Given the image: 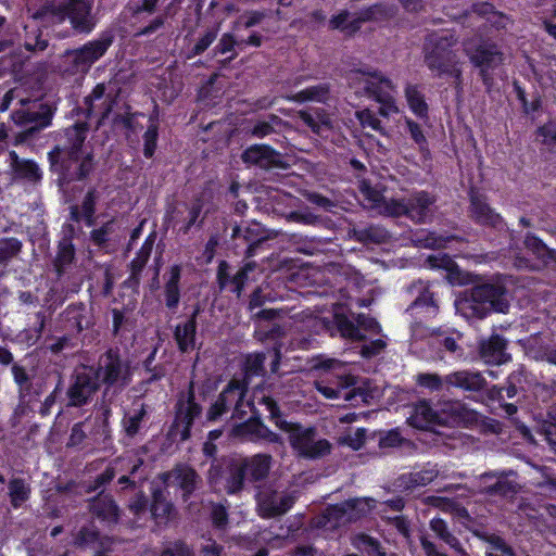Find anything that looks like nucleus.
Returning a JSON list of instances; mask_svg holds the SVG:
<instances>
[{
	"mask_svg": "<svg viewBox=\"0 0 556 556\" xmlns=\"http://www.w3.org/2000/svg\"><path fill=\"white\" fill-rule=\"evenodd\" d=\"M241 160L247 165L257 166L265 170L271 168L287 169L290 166L282 159L280 152L267 144H253L247 148L241 154Z\"/></svg>",
	"mask_w": 556,
	"mask_h": 556,
	"instance_id": "obj_17",
	"label": "nucleus"
},
{
	"mask_svg": "<svg viewBox=\"0 0 556 556\" xmlns=\"http://www.w3.org/2000/svg\"><path fill=\"white\" fill-rule=\"evenodd\" d=\"M146 415L147 412L142 406L137 413L123 419L124 429L128 437L132 438L139 432L141 421Z\"/></svg>",
	"mask_w": 556,
	"mask_h": 556,
	"instance_id": "obj_61",
	"label": "nucleus"
},
{
	"mask_svg": "<svg viewBox=\"0 0 556 556\" xmlns=\"http://www.w3.org/2000/svg\"><path fill=\"white\" fill-rule=\"evenodd\" d=\"M88 131V124L85 122L75 123L73 126L65 129L66 143L61 147L64 154H72L75 156L77 153H87L85 149V140Z\"/></svg>",
	"mask_w": 556,
	"mask_h": 556,
	"instance_id": "obj_32",
	"label": "nucleus"
},
{
	"mask_svg": "<svg viewBox=\"0 0 556 556\" xmlns=\"http://www.w3.org/2000/svg\"><path fill=\"white\" fill-rule=\"evenodd\" d=\"M288 222L300 223L304 225H316L319 223V217L312 212L305 211H292L285 215Z\"/></svg>",
	"mask_w": 556,
	"mask_h": 556,
	"instance_id": "obj_64",
	"label": "nucleus"
},
{
	"mask_svg": "<svg viewBox=\"0 0 556 556\" xmlns=\"http://www.w3.org/2000/svg\"><path fill=\"white\" fill-rule=\"evenodd\" d=\"M244 467L245 479L257 483L267 479L271 468V456L268 454H256L251 457L240 458Z\"/></svg>",
	"mask_w": 556,
	"mask_h": 556,
	"instance_id": "obj_29",
	"label": "nucleus"
},
{
	"mask_svg": "<svg viewBox=\"0 0 556 556\" xmlns=\"http://www.w3.org/2000/svg\"><path fill=\"white\" fill-rule=\"evenodd\" d=\"M67 327L80 333L94 325L93 307L84 303H75L67 306L64 312Z\"/></svg>",
	"mask_w": 556,
	"mask_h": 556,
	"instance_id": "obj_28",
	"label": "nucleus"
},
{
	"mask_svg": "<svg viewBox=\"0 0 556 556\" xmlns=\"http://www.w3.org/2000/svg\"><path fill=\"white\" fill-rule=\"evenodd\" d=\"M241 395H245V390L240 387V383L238 381L229 382V384L219 393L216 401L207 409V420H217L223 414L232 407V404H238V402L241 400Z\"/></svg>",
	"mask_w": 556,
	"mask_h": 556,
	"instance_id": "obj_22",
	"label": "nucleus"
},
{
	"mask_svg": "<svg viewBox=\"0 0 556 556\" xmlns=\"http://www.w3.org/2000/svg\"><path fill=\"white\" fill-rule=\"evenodd\" d=\"M75 229L73 225H66L63 229V237L59 241L58 252L53 261V266L58 276H62L75 261V248L73 237Z\"/></svg>",
	"mask_w": 556,
	"mask_h": 556,
	"instance_id": "obj_24",
	"label": "nucleus"
},
{
	"mask_svg": "<svg viewBox=\"0 0 556 556\" xmlns=\"http://www.w3.org/2000/svg\"><path fill=\"white\" fill-rule=\"evenodd\" d=\"M438 476V471L430 469L418 472H412L407 477H402L401 480L407 488L417 485H427Z\"/></svg>",
	"mask_w": 556,
	"mask_h": 556,
	"instance_id": "obj_53",
	"label": "nucleus"
},
{
	"mask_svg": "<svg viewBox=\"0 0 556 556\" xmlns=\"http://www.w3.org/2000/svg\"><path fill=\"white\" fill-rule=\"evenodd\" d=\"M92 8L93 0H63L51 5L50 13L59 22L68 20L74 31L89 34L98 22Z\"/></svg>",
	"mask_w": 556,
	"mask_h": 556,
	"instance_id": "obj_8",
	"label": "nucleus"
},
{
	"mask_svg": "<svg viewBox=\"0 0 556 556\" xmlns=\"http://www.w3.org/2000/svg\"><path fill=\"white\" fill-rule=\"evenodd\" d=\"M175 511L174 506L167 501L165 492L155 489L152 493L151 514L159 522H167Z\"/></svg>",
	"mask_w": 556,
	"mask_h": 556,
	"instance_id": "obj_38",
	"label": "nucleus"
},
{
	"mask_svg": "<svg viewBox=\"0 0 556 556\" xmlns=\"http://www.w3.org/2000/svg\"><path fill=\"white\" fill-rule=\"evenodd\" d=\"M181 269L178 265L170 268L169 278L164 287L165 304L169 309L177 308L180 301V281Z\"/></svg>",
	"mask_w": 556,
	"mask_h": 556,
	"instance_id": "obj_40",
	"label": "nucleus"
},
{
	"mask_svg": "<svg viewBox=\"0 0 556 556\" xmlns=\"http://www.w3.org/2000/svg\"><path fill=\"white\" fill-rule=\"evenodd\" d=\"M30 488L21 478H14L9 482V496L11 505L18 508L29 498Z\"/></svg>",
	"mask_w": 556,
	"mask_h": 556,
	"instance_id": "obj_45",
	"label": "nucleus"
},
{
	"mask_svg": "<svg viewBox=\"0 0 556 556\" xmlns=\"http://www.w3.org/2000/svg\"><path fill=\"white\" fill-rule=\"evenodd\" d=\"M525 247L531 251L538 258L544 262L556 261V251L549 249L541 239L532 233H528L525 238Z\"/></svg>",
	"mask_w": 556,
	"mask_h": 556,
	"instance_id": "obj_44",
	"label": "nucleus"
},
{
	"mask_svg": "<svg viewBox=\"0 0 556 556\" xmlns=\"http://www.w3.org/2000/svg\"><path fill=\"white\" fill-rule=\"evenodd\" d=\"M197 321L187 320L184 325H177L174 331V338L178 349L187 352L194 348Z\"/></svg>",
	"mask_w": 556,
	"mask_h": 556,
	"instance_id": "obj_41",
	"label": "nucleus"
},
{
	"mask_svg": "<svg viewBox=\"0 0 556 556\" xmlns=\"http://www.w3.org/2000/svg\"><path fill=\"white\" fill-rule=\"evenodd\" d=\"M112 43L113 36L102 35L77 49L65 51L61 55V71L70 75L86 74L106 53Z\"/></svg>",
	"mask_w": 556,
	"mask_h": 556,
	"instance_id": "obj_4",
	"label": "nucleus"
},
{
	"mask_svg": "<svg viewBox=\"0 0 556 556\" xmlns=\"http://www.w3.org/2000/svg\"><path fill=\"white\" fill-rule=\"evenodd\" d=\"M256 264L254 262L247 263L243 267H241L231 278V283L233 285V292L240 296L244 285L248 280V275L250 271L255 269Z\"/></svg>",
	"mask_w": 556,
	"mask_h": 556,
	"instance_id": "obj_62",
	"label": "nucleus"
},
{
	"mask_svg": "<svg viewBox=\"0 0 556 556\" xmlns=\"http://www.w3.org/2000/svg\"><path fill=\"white\" fill-rule=\"evenodd\" d=\"M280 430L289 435V443L300 457L316 459L330 453L331 445L326 439L317 438V430L300 424H281Z\"/></svg>",
	"mask_w": 556,
	"mask_h": 556,
	"instance_id": "obj_7",
	"label": "nucleus"
},
{
	"mask_svg": "<svg viewBox=\"0 0 556 556\" xmlns=\"http://www.w3.org/2000/svg\"><path fill=\"white\" fill-rule=\"evenodd\" d=\"M161 478L167 485H177L182 492L185 502L201 488L203 482L197 470L186 464L176 465L172 470L162 473Z\"/></svg>",
	"mask_w": 556,
	"mask_h": 556,
	"instance_id": "obj_15",
	"label": "nucleus"
},
{
	"mask_svg": "<svg viewBox=\"0 0 556 556\" xmlns=\"http://www.w3.org/2000/svg\"><path fill=\"white\" fill-rule=\"evenodd\" d=\"M9 155L11 167L18 177L33 182L41 179L40 168L34 161L20 159L15 151H11Z\"/></svg>",
	"mask_w": 556,
	"mask_h": 556,
	"instance_id": "obj_35",
	"label": "nucleus"
},
{
	"mask_svg": "<svg viewBox=\"0 0 556 556\" xmlns=\"http://www.w3.org/2000/svg\"><path fill=\"white\" fill-rule=\"evenodd\" d=\"M89 510L94 517L109 525H116L121 518V509L113 496L103 492L90 501Z\"/></svg>",
	"mask_w": 556,
	"mask_h": 556,
	"instance_id": "obj_26",
	"label": "nucleus"
},
{
	"mask_svg": "<svg viewBox=\"0 0 556 556\" xmlns=\"http://www.w3.org/2000/svg\"><path fill=\"white\" fill-rule=\"evenodd\" d=\"M337 328L342 337L349 338L356 341H362L365 339V336L362 333L361 329L379 333L380 326L377 320L370 316L358 314L355 318L356 325L353 320L349 319L343 314H337L334 316Z\"/></svg>",
	"mask_w": 556,
	"mask_h": 556,
	"instance_id": "obj_18",
	"label": "nucleus"
},
{
	"mask_svg": "<svg viewBox=\"0 0 556 556\" xmlns=\"http://www.w3.org/2000/svg\"><path fill=\"white\" fill-rule=\"evenodd\" d=\"M408 311L415 314H424L425 317H434L439 313V305L433 299V293L422 287L419 295L412 302Z\"/></svg>",
	"mask_w": 556,
	"mask_h": 556,
	"instance_id": "obj_36",
	"label": "nucleus"
},
{
	"mask_svg": "<svg viewBox=\"0 0 556 556\" xmlns=\"http://www.w3.org/2000/svg\"><path fill=\"white\" fill-rule=\"evenodd\" d=\"M251 410L253 413V416L238 426V431L241 434H250L251 440H257V437L261 433V427L264 426L263 421L261 420L260 414L251 407Z\"/></svg>",
	"mask_w": 556,
	"mask_h": 556,
	"instance_id": "obj_54",
	"label": "nucleus"
},
{
	"mask_svg": "<svg viewBox=\"0 0 556 556\" xmlns=\"http://www.w3.org/2000/svg\"><path fill=\"white\" fill-rule=\"evenodd\" d=\"M49 46V40L39 28L26 33L24 47L30 52H42Z\"/></svg>",
	"mask_w": 556,
	"mask_h": 556,
	"instance_id": "obj_49",
	"label": "nucleus"
},
{
	"mask_svg": "<svg viewBox=\"0 0 556 556\" xmlns=\"http://www.w3.org/2000/svg\"><path fill=\"white\" fill-rule=\"evenodd\" d=\"M355 74L357 75L356 79L358 83L364 86L365 94L375 98V100L381 104L379 108L380 115L387 117L397 112V108L390 92L393 89V84L388 77L381 72L371 70H357Z\"/></svg>",
	"mask_w": 556,
	"mask_h": 556,
	"instance_id": "obj_10",
	"label": "nucleus"
},
{
	"mask_svg": "<svg viewBox=\"0 0 556 556\" xmlns=\"http://www.w3.org/2000/svg\"><path fill=\"white\" fill-rule=\"evenodd\" d=\"M440 422L442 425H464L477 424L479 415L473 409L466 407L460 402H448L441 410Z\"/></svg>",
	"mask_w": 556,
	"mask_h": 556,
	"instance_id": "obj_27",
	"label": "nucleus"
},
{
	"mask_svg": "<svg viewBox=\"0 0 556 556\" xmlns=\"http://www.w3.org/2000/svg\"><path fill=\"white\" fill-rule=\"evenodd\" d=\"M370 498H352L327 508L326 518L341 526L355 522L372 508Z\"/></svg>",
	"mask_w": 556,
	"mask_h": 556,
	"instance_id": "obj_14",
	"label": "nucleus"
},
{
	"mask_svg": "<svg viewBox=\"0 0 556 556\" xmlns=\"http://www.w3.org/2000/svg\"><path fill=\"white\" fill-rule=\"evenodd\" d=\"M435 197L427 191H418L406 199V217L415 223H426L433 215Z\"/></svg>",
	"mask_w": 556,
	"mask_h": 556,
	"instance_id": "obj_21",
	"label": "nucleus"
},
{
	"mask_svg": "<svg viewBox=\"0 0 556 556\" xmlns=\"http://www.w3.org/2000/svg\"><path fill=\"white\" fill-rule=\"evenodd\" d=\"M507 341L500 334H492L479 344V355L485 364L501 365L510 359L506 352Z\"/></svg>",
	"mask_w": 556,
	"mask_h": 556,
	"instance_id": "obj_23",
	"label": "nucleus"
},
{
	"mask_svg": "<svg viewBox=\"0 0 556 556\" xmlns=\"http://www.w3.org/2000/svg\"><path fill=\"white\" fill-rule=\"evenodd\" d=\"M470 62L480 70V76L483 84L488 87L492 84L491 71L500 66L504 59V53L497 45L492 42H481L475 49H466Z\"/></svg>",
	"mask_w": 556,
	"mask_h": 556,
	"instance_id": "obj_13",
	"label": "nucleus"
},
{
	"mask_svg": "<svg viewBox=\"0 0 556 556\" xmlns=\"http://www.w3.org/2000/svg\"><path fill=\"white\" fill-rule=\"evenodd\" d=\"M523 380V368L513 371L508 377L507 386L500 389V396H502V392H505L508 399H513L522 389Z\"/></svg>",
	"mask_w": 556,
	"mask_h": 556,
	"instance_id": "obj_57",
	"label": "nucleus"
},
{
	"mask_svg": "<svg viewBox=\"0 0 556 556\" xmlns=\"http://www.w3.org/2000/svg\"><path fill=\"white\" fill-rule=\"evenodd\" d=\"M445 383L448 388L457 387L469 392H479L486 387V380L480 372L460 370L445 376Z\"/></svg>",
	"mask_w": 556,
	"mask_h": 556,
	"instance_id": "obj_31",
	"label": "nucleus"
},
{
	"mask_svg": "<svg viewBox=\"0 0 556 556\" xmlns=\"http://www.w3.org/2000/svg\"><path fill=\"white\" fill-rule=\"evenodd\" d=\"M74 545L80 549H92L93 556H108L112 551V539L103 536L93 526H84L74 538Z\"/></svg>",
	"mask_w": 556,
	"mask_h": 556,
	"instance_id": "obj_19",
	"label": "nucleus"
},
{
	"mask_svg": "<svg viewBox=\"0 0 556 556\" xmlns=\"http://www.w3.org/2000/svg\"><path fill=\"white\" fill-rule=\"evenodd\" d=\"M419 387L426 388L430 391H441L444 388L445 378H441L438 374H419L416 378Z\"/></svg>",
	"mask_w": 556,
	"mask_h": 556,
	"instance_id": "obj_59",
	"label": "nucleus"
},
{
	"mask_svg": "<svg viewBox=\"0 0 556 556\" xmlns=\"http://www.w3.org/2000/svg\"><path fill=\"white\" fill-rule=\"evenodd\" d=\"M266 355L264 353L249 354L244 362V379H249L253 376H260L265 372L264 363Z\"/></svg>",
	"mask_w": 556,
	"mask_h": 556,
	"instance_id": "obj_48",
	"label": "nucleus"
},
{
	"mask_svg": "<svg viewBox=\"0 0 556 556\" xmlns=\"http://www.w3.org/2000/svg\"><path fill=\"white\" fill-rule=\"evenodd\" d=\"M301 194L312 204L330 212L334 206V202L320 193L313 192L309 190H302Z\"/></svg>",
	"mask_w": 556,
	"mask_h": 556,
	"instance_id": "obj_63",
	"label": "nucleus"
},
{
	"mask_svg": "<svg viewBox=\"0 0 556 556\" xmlns=\"http://www.w3.org/2000/svg\"><path fill=\"white\" fill-rule=\"evenodd\" d=\"M441 417V412L438 413L428 403L420 402L410 417V425L415 428L427 430L434 425H442L440 422Z\"/></svg>",
	"mask_w": 556,
	"mask_h": 556,
	"instance_id": "obj_34",
	"label": "nucleus"
},
{
	"mask_svg": "<svg viewBox=\"0 0 556 556\" xmlns=\"http://www.w3.org/2000/svg\"><path fill=\"white\" fill-rule=\"evenodd\" d=\"M258 403L265 406V409L269 413V418L275 422V425L280 429L281 424H290L281 419V412L277 404V402L268 394H264Z\"/></svg>",
	"mask_w": 556,
	"mask_h": 556,
	"instance_id": "obj_60",
	"label": "nucleus"
},
{
	"mask_svg": "<svg viewBox=\"0 0 556 556\" xmlns=\"http://www.w3.org/2000/svg\"><path fill=\"white\" fill-rule=\"evenodd\" d=\"M100 383L88 372H76L71 378L66 391L67 407H83L87 405L98 392Z\"/></svg>",
	"mask_w": 556,
	"mask_h": 556,
	"instance_id": "obj_16",
	"label": "nucleus"
},
{
	"mask_svg": "<svg viewBox=\"0 0 556 556\" xmlns=\"http://www.w3.org/2000/svg\"><path fill=\"white\" fill-rule=\"evenodd\" d=\"M50 169L58 176V186L64 194L73 181L86 180L96 169V161L92 151L87 153L64 154L61 147H55L49 152Z\"/></svg>",
	"mask_w": 556,
	"mask_h": 556,
	"instance_id": "obj_2",
	"label": "nucleus"
},
{
	"mask_svg": "<svg viewBox=\"0 0 556 556\" xmlns=\"http://www.w3.org/2000/svg\"><path fill=\"white\" fill-rule=\"evenodd\" d=\"M244 467L240 458H214L207 471V483L214 490H224L228 495H239L245 486Z\"/></svg>",
	"mask_w": 556,
	"mask_h": 556,
	"instance_id": "obj_5",
	"label": "nucleus"
},
{
	"mask_svg": "<svg viewBox=\"0 0 556 556\" xmlns=\"http://www.w3.org/2000/svg\"><path fill=\"white\" fill-rule=\"evenodd\" d=\"M282 125L283 122L279 116L269 114L265 119L251 122V127L248 129V134L261 139L271 134H277Z\"/></svg>",
	"mask_w": 556,
	"mask_h": 556,
	"instance_id": "obj_39",
	"label": "nucleus"
},
{
	"mask_svg": "<svg viewBox=\"0 0 556 556\" xmlns=\"http://www.w3.org/2000/svg\"><path fill=\"white\" fill-rule=\"evenodd\" d=\"M473 535L490 544L491 548L501 552L504 556H516L513 547L506 543V541L496 534H491L480 530H475Z\"/></svg>",
	"mask_w": 556,
	"mask_h": 556,
	"instance_id": "obj_46",
	"label": "nucleus"
},
{
	"mask_svg": "<svg viewBox=\"0 0 556 556\" xmlns=\"http://www.w3.org/2000/svg\"><path fill=\"white\" fill-rule=\"evenodd\" d=\"M354 545L358 548H364L369 556H386L380 542L365 533H359L355 536Z\"/></svg>",
	"mask_w": 556,
	"mask_h": 556,
	"instance_id": "obj_50",
	"label": "nucleus"
},
{
	"mask_svg": "<svg viewBox=\"0 0 556 556\" xmlns=\"http://www.w3.org/2000/svg\"><path fill=\"white\" fill-rule=\"evenodd\" d=\"M349 233L363 244H383L391 238L390 232L380 225L354 227Z\"/></svg>",
	"mask_w": 556,
	"mask_h": 556,
	"instance_id": "obj_33",
	"label": "nucleus"
},
{
	"mask_svg": "<svg viewBox=\"0 0 556 556\" xmlns=\"http://www.w3.org/2000/svg\"><path fill=\"white\" fill-rule=\"evenodd\" d=\"M256 513L261 518L275 519L286 515L299 498V491H278L271 484L256 486Z\"/></svg>",
	"mask_w": 556,
	"mask_h": 556,
	"instance_id": "obj_9",
	"label": "nucleus"
},
{
	"mask_svg": "<svg viewBox=\"0 0 556 556\" xmlns=\"http://www.w3.org/2000/svg\"><path fill=\"white\" fill-rule=\"evenodd\" d=\"M510 304L507 289L501 280L473 286L455 302L456 311L467 320H480L491 312L507 313Z\"/></svg>",
	"mask_w": 556,
	"mask_h": 556,
	"instance_id": "obj_1",
	"label": "nucleus"
},
{
	"mask_svg": "<svg viewBox=\"0 0 556 556\" xmlns=\"http://www.w3.org/2000/svg\"><path fill=\"white\" fill-rule=\"evenodd\" d=\"M99 199V192L96 188H90L86 193L81 203V213L87 224L90 226L93 223V215L96 212V202Z\"/></svg>",
	"mask_w": 556,
	"mask_h": 556,
	"instance_id": "obj_56",
	"label": "nucleus"
},
{
	"mask_svg": "<svg viewBox=\"0 0 556 556\" xmlns=\"http://www.w3.org/2000/svg\"><path fill=\"white\" fill-rule=\"evenodd\" d=\"M159 556H194V552L184 540H175L164 544Z\"/></svg>",
	"mask_w": 556,
	"mask_h": 556,
	"instance_id": "obj_51",
	"label": "nucleus"
},
{
	"mask_svg": "<svg viewBox=\"0 0 556 556\" xmlns=\"http://www.w3.org/2000/svg\"><path fill=\"white\" fill-rule=\"evenodd\" d=\"M380 213L387 216L400 217L406 216V199L395 200V199H386L380 205Z\"/></svg>",
	"mask_w": 556,
	"mask_h": 556,
	"instance_id": "obj_52",
	"label": "nucleus"
},
{
	"mask_svg": "<svg viewBox=\"0 0 556 556\" xmlns=\"http://www.w3.org/2000/svg\"><path fill=\"white\" fill-rule=\"evenodd\" d=\"M403 444H412L408 440L401 437L396 429L380 433L378 446L381 450L393 448Z\"/></svg>",
	"mask_w": 556,
	"mask_h": 556,
	"instance_id": "obj_58",
	"label": "nucleus"
},
{
	"mask_svg": "<svg viewBox=\"0 0 556 556\" xmlns=\"http://www.w3.org/2000/svg\"><path fill=\"white\" fill-rule=\"evenodd\" d=\"M513 471L509 473L507 472H501V473H493V472H485L480 476V482L486 483V481L490 478H496V481L492 484H485L481 493L489 495V496H514L519 492V484L515 480H510L508 478L509 475H511Z\"/></svg>",
	"mask_w": 556,
	"mask_h": 556,
	"instance_id": "obj_25",
	"label": "nucleus"
},
{
	"mask_svg": "<svg viewBox=\"0 0 556 556\" xmlns=\"http://www.w3.org/2000/svg\"><path fill=\"white\" fill-rule=\"evenodd\" d=\"M405 93L410 109L417 115L425 116L427 114L428 106L421 93L413 86H408L405 90Z\"/></svg>",
	"mask_w": 556,
	"mask_h": 556,
	"instance_id": "obj_55",
	"label": "nucleus"
},
{
	"mask_svg": "<svg viewBox=\"0 0 556 556\" xmlns=\"http://www.w3.org/2000/svg\"><path fill=\"white\" fill-rule=\"evenodd\" d=\"M457 40L452 35L430 34L424 43V62L427 67L441 77L454 65L459 64L458 55L453 50Z\"/></svg>",
	"mask_w": 556,
	"mask_h": 556,
	"instance_id": "obj_6",
	"label": "nucleus"
},
{
	"mask_svg": "<svg viewBox=\"0 0 556 556\" xmlns=\"http://www.w3.org/2000/svg\"><path fill=\"white\" fill-rule=\"evenodd\" d=\"M389 14L390 10L381 3L370 5L358 13H355V16L350 23L351 31L358 30L361 25L365 22L379 21L386 18Z\"/></svg>",
	"mask_w": 556,
	"mask_h": 556,
	"instance_id": "obj_37",
	"label": "nucleus"
},
{
	"mask_svg": "<svg viewBox=\"0 0 556 556\" xmlns=\"http://www.w3.org/2000/svg\"><path fill=\"white\" fill-rule=\"evenodd\" d=\"M470 216L485 226L496 227L502 223L501 216L489 206L485 198L477 192L470 193Z\"/></svg>",
	"mask_w": 556,
	"mask_h": 556,
	"instance_id": "obj_30",
	"label": "nucleus"
},
{
	"mask_svg": "<svg viewBox=\"0 0 556 556\" xmlns=\"http://www.w3.org/2000/svg\"><path fill=\"white\" fill-rule=\"evenodd\" d=\"M330 88L328 84H319L316 86L308 87L304 90H301L289 99L294 102H306V101H316V102H325L329 97Z\"/></svg>",
	"mask_w": 556,
	"mask_h": 556,
	"instance_id": "obj_43",
	"label": "nucleus"
},
{
	"mask_svg": "<svg viewBox=\"0 0 556 556\" xmlns=\"http://www.w3.org/2000/svg\"><path fill=\"white\" fill-rule=\"evenodd\" d=\"M55 110L54 102L36 100L27 109L15 111L13 119L25 127L24 135H33L51 124Z\"/></svg>",
	"mask_w": 556,
	"mask_h": 556,
	"instance_id": "obj_12",
	"label": "nucleus"
},
{
	"mask_svg": "<svg viewBox=\"0 0 556 556\" xmlns=\"http://www.w3.org/2000/svg\"><path fill=\"white\" fill-rule=\"evenodd\" d=\"M201 414L202 407L200 404L195 403L194 383L191 381L188 392L180 393L178 397L175 406V419L170 426L168 435L173 440L178 439L180 442L187 441L191 435L190 429L194 419Z\"/></svg>",
	"mask_w": 556,
	"mask_h": 556,
	"instance_id": "obj_11",
	"label": "nucleus"
},
{
	"mask_svg": "<svg viewBox=\"0 0 556 556\" xmlns=\"http://www.w3.org/2000/svg\"><path fill=\"white\" fill-rule=\"evenodd\" d=\"M23 249V243L16 238L0 239V264H7L16 257Z\"/></svg>",
	"mask_w": 556,
	"mask_h": 556,
	"instance_id": "obj_47",
	"label": "nucleus"
},
{
	"mask_svg": "<svg viewBox=\"0 0 556 556\" xmlns=\"http://www.w3.org/2000/svg\"><path fill=\"white\" fill-rule=\"evenodd\" d=\"M93 377L98 382L105 384L101 405L108 415L110 413L112 395L117 391L116 389L113 390L112 387L116 386L117 389L122 390L130 381L129 364L121 358L117 351L110 349L99 358Z\"/></svg>",
	"mask_w": 556,
	"mask_h": 556,
	"instance_id": "obj_3",
	"label": "nucleus"
},
{
	"mask_svg": "<svg viewBox=\"0 0 556 556\" xmlns=\"http://www.w3.org/2000/svg\"><path fill=\"white\" fill-rule=\"evenodd\" d=\"M430 529L438 535V538H440L443 542L458 552L460 556H469L468 553L462 547L458 539L450 532L447 525L443 519H432L430 521Z\"/></svg>",
	"mask_w": 556,
	"mask_h": 556,
	"instance_id": "obj_42",
	"label": "nucleus"
},
{
	"mask_svg": "<svg viewBox=\"0 0 556 556\" xmlns=\"http://www.w3.org/2000/svg\"><path fill=\"white\" fill-rule=\"evenodd\" d=\"M336 379V387L317 383V390L328 399H337L342 395L345 401H352L356 396H361L363 402L368 403V399L372 397L365 389L361 387L353 388L352 390L346 391L342 394V392L345 389L356 383V379L354 376L339 375L337 376Z\"/></svg>",
	"mask_w": 556,
	"mask_h": 556,
	"instance_id": "obj_20",
	"label": "nucleus"
}]
</instances>
